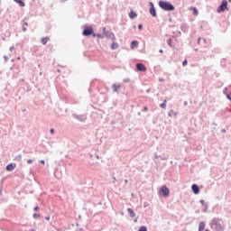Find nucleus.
I'll list each match as a JSON object with an SVG mask.
<instances>
[{"label": "nucleus", "instance_id": "17", "mask_svg": "<svg viewBox=\"0 0 231 231\" xmlns=\"http://www.w3.org/2000/svg\"><path fill=\"white\" fill-rule=\"evenodd\" d=\"M127 212H128L130 217H134L136 216V214L134 213V210L131 208H127Z\"/></svg>", "mask_w": 231, "mask_h": 231}, {"label": "nucleus", "instance_id": "55", "mask_svg": "<svg viewBox=\"0 0 231 231\" xmlns=\"http://www.w3.org/2000/svg\"><path fill=\"white\" fill-rule=\"evenodd\" d=\"M213 125H217L216 123H213Z\"/></svg>", "mask_w": 231, "mask_h": 231}, {"label": "nucleus", "instance_id": "33", "mask_svg": "<svg viewBox=\"0 0 231 231\" xmlns=\"http://www.w3.org/2000/svg\"><path fill=\"white\" fill-rule=\"evenodd\" d=\"M187 64H189V61L187 60H184L182 61V66H187Z\"/></svg>", "mask_w": 231, "mask_h": 231}, {"label": "nucleus", "instance_id": "39", "mask_svg": "<svg viewBox=\"0 0 231 231\" xmlns=\"http://www.w3.org/2000/svg\"><path fill=\"white\" fill-rule=\"evenodd\" d=\"M226 98H227V100H230V102H231V95L230 94H226Z\"/></svg>", "mask_w": 231, "mask_h": 231}, {"label": "nucleus", "instance_id": "18", "mask_svg": "<svg viewBox=\"0 0 231 231\" xmlns=\"http://www.w3.org/2000/svg\"><path fill=\"white\" fill-rule=\"evenodd\" d=\"M205 226H206V224H205L204 221L199 222V231L205 230Z\"/></svg>", "mask_w": 231, "mask_h": 231}, {"label": "nucleus", "instance_id": "4", "mask_svg": "<svg viewBox=\"0 0 231 231\" xmlns=\"http://www.w3.org/2000/svg\"><path fill=\"white\" fill-rule=\"evenodd\" d=\"M94 31H93V27L88 26V25H85L83 32H82V35H84V37H89V36H93L94 34Z\"/></svg>", "mask_w": 231, "mask_h": 231}, {"label": "nucleus", "instance_id": "25", "mask_svg": "<svg viewBox=\"0 0 231 231\" xmlns=\"http://www.w3.org/2000/svg\"><path fill=\"white\" fill-rule=\"evenodd\" d=\"M14 160H16V162H21V160H23V156L21 154H18L14 157Z\"/></svg>", "mask_w": 231, "mask_h": 231}, {"label": "nucleus", "instance_id": "52", "mask_svg": "<svg viewBox=\"0 0 231 231\" xmlns=\"http://www.w3.org/2000/svg\"><path fill=\"white\" fill-rule=\"evenodd\" d=\"M23 32H26V28L23 27Z\"/></svg>", "mask_w": 231, "mask_h": 231}, {"label": "nucleus", "instance_id": "37", "mask_svg": "<svg viewBox=\"0 0 231 231\" xmlns=\"http://www.w3.org/2000/svg\"><path fill=\"white\" fill-rule=\"evenodd\" d=\"M50 133H51V134H55V129L51 128V129L50 130Z\"/></svg>", "mask_w": 231, "mask_h": 231}, {"label": "nucleus", "instance_id": "12", "mask_svg": "<svg viewBox=\"0 0 231 231\" xmlns=\"http://www.w3.org/2000/svg\"><path fill=\"white\" fill-rule=\"evenodd\" d=\"M180 30L183 32V33H187V32H189V25L187 23H182Z\"/></svg>", "mask_w": 231, "mask_h": 231}, {"label": "nucleus", "instance_id": "44", "mask_svg": "<svg viewBox=\"0 0 231 231\" xmlns=\"http://www.w3.org/2000/svg\"><path fill=\"white\" fill-rule=\"evenodd\" d=\"M220 131H221V133H226V129H225V128H222Z\"/></svg>", "mask_w": 231, "mask_h": 231}, {"label": "nucleus", "instance_id": "28", "mask_svg": "<svg viewBox=\"0 0 231 231\" xmlns=\"http://www.w3.org/2000/svg\"><path fill=\"white\" fill-rule=\"evenodd\" d=\"M138 231H147V226H143L139 227Z\"/></svg>", "mask_w": 231, "mask_h": 231}, {"label": "nucleus", "instance_id": "50", "mask_svg": "<svg viewBox=\"0 0 231 231\" xmlns=\"http://www.w3.org/2000/svg\"><path fill=\"white\" fill-rule=\"evenodd\" d=\"M12 50H14V46H11V47H10V51H12Z\"/></svg>", "mask_w": 231, "mask_h": 231}, {"label": "nucleus", "instance_id": "29", "mask_svg": "<svg viewBox=\"0 0 231 231\" xmlns=\"http://www.w3.org/2000/svg\"><path fill=\"white\" fill-rule=\"evenodd\" d=\"M106 37L108 38V39H111L112 37H115V33H113V32H108V34L106 35Z\"/></svg>", "mask_w": 231, "mask_h": 231}, {"label": "nucleus", "instance_id": "46", "mask_svg": "<svg viewBox=\"0 0 231 231\" xmlns=\"http://www.w3.org/2000/svg\"><path fill=\"white\" fill-rule=\"evenodd\" d=\"M46 221H50V216L45 217Z\"/></svg>", "mask_w": 231, "mask_h": 231}, {"label": "nucleus", "instance_id": "19", "mask_svg": "<svg viewBox=\"0 0 231 231\" xmlns=\"http://www.w3.org/2000/svg\"><path fill=\"white\" fill-rule=\"evenodd\" d=\"M49 41H50V37H43L42 38V44H43V46H46Z\"/></svg>", "mask_w": 231, "mask_h": 231}, {"label": "nucleus", "instance_id": "2", "mask_svg": "<svg viewBox=\"0 0 231 231\" xmlns=\"http://www.w3.org/2000/svg\"><path fill=\"white\" fill-rule=\"evenodd\" d=\"M159 6L162 10H164V12H174V10H176V7L169 1H159Z\"/></svg>", "mask_w": 231, "mask_h": 231}, {"label": "nucleus", "instance_id": "30", "mask_svg": "<svg viewBox=\"0 0 231 231\" xmlns=\"http://www.w3.org/2000/svg\"><path fill=\"white\" fill-rule=\"evenodd\" d=\"M123 80H124L125 84H128V82H131V79H129V78L124 79Z\"/></svg>", "mask_w": 231, "mask_h": 231}, {"label": "nucleus", "instance_id": "5", "mask_svg": "<svg viewBox=\"0 0 231 231\" xmlns=\"http://www.w3.org/2000/svg\"><path fill=\"white\" fill-rule=\"evenodd\" d=\"M225 10H228V1L222 0L221 4L217 7V11L218 14H221V13L225 12Z\"/></svg>", "mask_w": 231, "mask_h": 231}, {"label": "nucleus", "instance_id": "58", "mask_svg": "<svg viewBox=\"0 0 231 231\" xmlns=\"http://www.w3.org/2000/svg\"><path fill=\"white\" fill-rule=\"evenodd\" d=\"M184 104H185V106H187V102H185Z\"/></svg>", "mask_w": 231, "mask_h": 231}, {"label": "nucleus", "instance_id": "22", "mask_svg": "<svg viewBox=\"0 0 231 231\" xmlns=\"http://www.w3.org/2000/svg\"><path fill=\"white\" fill-rule=\"evenodd\" d=\"M190 9L193 12V15H198V14H199L197 7H191Z\"/></svg>", "mask_w": 231, "mask_h": 231}, {"label": "nucleus", "instance_id": "43", "mask_svg": "<svg viewBox=\"0 0 231 231\" xmlns=\"http://www.w3.org/2000/svg\"><path fill=\"white\" fill-rule=\"evenodd\" d=\"M143 111H149V108L147 106H143Z\"/></svg>", "mask_w": 231, "mask_h": 231}, {"label": "nucleus", "instance_id": "45", "mask_svg": "<svg viewBox=\"0 0 231 231\" xmlns=\"http://www.w3.org/2000/svg\"><path fill=\"white\" fill-rule=\"evenodd\" d=\"M113 183H116V177H113Z\"/></svg>", "mask_w": 231, "mask_h": 231}, {"label": "nucleus", "instance_id": "31", "mask_svg": "<svg viewBox=\"0 0 231 231\" xmlns=\"http://www.w3.org/2000/svg\"><path fill=\"white\" fill-rule=\"evenodd\" d=\"M32 217H33L34 219H37L38 217H41V215H39V214H37V213H34V214L32 215Z\"/></svg>", "mask_w": 231, "mask_h": 231}, {"label": "nucleus", "instance_id": "8", "mask_svg": "<svg viewBox=\"0 0 231 231\" xmlns=\"http://www.w3.org/2000/svg\"><path fill=\"white\" fill-rule=\"evenodd\" d=\"M72 116H73V118H76L79 122H85L86 121V116H84V115L74 114Z\"/></svg>", "mask_w": 231, "mask_h": 231}, {"label": "nucleus", "instance_id": "32", "mask_svg": "<svg viewBox=\"0 0 231 231\" xmlns=\"http://www.w3.org/2000/svg\"><path fill=\"white\" fill-rule=\"evenodd\" d=\"M137 28H138V30H143V24L139 23Z\"/></svg>", "mask_w": 231, "mask_h": 231}, {"label": "nucleus", "instance_id": "9", "mask_svg": "<svg viewBox=\"0 0 231 231\" xmlns=\"http://www.w3.org/2000/svg\"><path fill=\"white\" fill-rule=\"evenodd\" d=\"M191 190L193 194H199V186L198 184H192Z\"/></svg>", "mask_w": 231, "mask_h": 231}, {"label": "nucleus", "instance_id": "13", "mask_svg": "<svg viewBox=\"0 0 231 231\" xmlns=\"http://www.w3.org/2000/svg\"><path fill=\"white\" fill-rule=\"evenodd\" d=\"M130 48L131 50H134V48H138V41L136 40L132 41L130 44Z\"/></svg>", "mask_w": 231, "mask_h": 231}, {"label": "nucleus", "instance_id": "34", "mask_svg": "<svg viewBox=\"0 0 231 231\" xmlns=\"http://www.w3.org/2000/svg\"><path fill=\"white\" fill-rule=\"evenodd\" d=\"M158 158H162V156H158V152L154 153V160H158Z\"/></svg>", "mask_w": 231, "mask_h": 231}, {"label": "nucleus", "instance_id": "14", "mask_svg": "<svg viewBox=\"0 0 231 231\" xmlns=\"http://www.w3.org/2000/svg\"><path fill=\"white\" fill-rule=\"evenodd\" d=\"M14 2L16 3L17 5H19V6H21L22 8L26 6V4L23 0H14Z\"/></svg>", "mask_w": 231, "mask_h": 231}, {"label": "nucleus", "instance_id": "1", "mask_svg": "<svg viewBox=\"0 0 231 231\" xmlns=\"http://www.w3.org/2000/svg\"><path fill=\"white\" fill-rule=\"evenodd\" d=\"M211 229L215 231H225V226H223V219L219 217H214L209 223Z\"/></svg>", "mask_w": 231, "mask_h": 231}, {"label": "nucleus", "instance_id": "51", "mask_svg": "<svg viewBox=\"0 0 231 231\" xmlns=\"http://www.w3.org/2000/svg\"><path fill=\"white\" fill-rule=\"evenodd\" d=\"M3 194V189H0V196H2Z\"/></svg>", "mask_w": 231, "mask_h": 231}, {"label": "nucleus", "instance_id": "36", "mask_svg": "<svg viewBox=\"0 0 231 231\" xmlns=\"http://www.w3.org/2000/svg\"><path fill=\"white\" fill-rule=\"evenodd\" d=\"M147 207H149V202H144V203H143V208H147Z\"/></svg>", "mask_w": 231, "mask_h": 231}, {"label": "nucleus", "instance_id": "26", "mask_svg": "<svg viewBox=\"0 0 231 231\" xmlns=\"http://www.w3.org/2000/svg\"><path fill=\"white\" fill-rule=\"evenodd\" d=\"M167 44H168V46H170V48H172V39L169 38L167 40Z\"/></svg>", "mask_w": 231, "mask_h": 231}, {"label": "nucleus", "instance_id": "54", "mask_svg": "<svg viewBox=\"0 0 231 231\" xmlns=\"http://www.w3.org/2000/svg\"><path fill=\"white\" fill-rule=\"evenodd\" d=\"M136 221H138V219L135 218V219H134V223H136Z\"/></svg>", "mask_w": 231, "mask_h": 231}, {"label": "nucleus", "instance_id": "11", "mask_svg": "<svg viewBox=\"0 0 231 231\" xmlns=\"http://www.w3.org/2000/svg\"><path fill=\"white\" fill-rule=\"evenodd\" d=\"M16 164L14 162H11L9 164L6 165L5 169L6 171H8L9 172H12V171H14V169H15Z\"/></svg>", "mask_w": 231, "mask_h": 231}, {"label": "nucleus", "instance_id": "40", "mask_svg": "<svg viewBox=\"0 0 231 231\" xmlns=\"http://www.w3.org/2000/svg\"><path fill=\"white\" fill-rule=\"evenodd\" d=\"M4 59H5V62H8V56L5 55V56H4Z\"/></svg>", "mask_w": 231, "mask_h": 231}, {"label": "nucleus", "instance_id": "3", "mask_svg": "<svg viewBox=\"0 0 231 231\" xmlns=\"http://www.w3.org/2000/svg\"><path fill=\"white\" fill-rule=\"evenodd\" d=\"M160 196H162V198H169V194H171V189L167 188V186L163 185L159 189Z\"/></svg>", "mask_w": 231, "mask_h": 231}, {"label": "nucleus", "instance_id": "27", "mask_svg": "<svg viewBox=\"0 0 231 231\" xmlns=\"http://www.w3.org/2000/svg\"><path fill=\"white\" fill-rule=\"evenodd\" d=\"M102 31H103V35H106H106H108L109 32L106 29V27H103Z\"/></svg>", "mask_w": 231, "mask_h": 231}, {"label": "nucleus", "instance_id": "48", "mask_svg": "<svg viewBox=\"0 0 231 231\" xmlns=\"http://www.w3.org/2000/svg\"><path fill=\"white\" fill-rule=\"evenodd\" d=\"M159 53H163V50L160 49Z\"/></svg>", "mask_w": 231, "mask_h": 231}, {"label": "nucleus", "instance_id": "16", "mask_svg": "<svg viewBox=\"0 0 231 231\" xmlns=\"http://www.w3.org/2000/svg\"><path fill=\"white\" fill-rule=\"evenodd\" d=\"M199 203L201 204L202 207H205L204 212H206V210H208V204H207V202H205L204 199H200Z\"/></svg>", "mask_w": 231, "mask_h": 231}, {"label": "nucleus", "instance_id": "53", "mask_svg": "<svg viewBox=\"0 0 231 231\" xmlns=\"http://www.w3.org/2000/svg\"><path fill=\"white\" fill-rule=\"evenodd\" d=\"M134 29L136 30V25H134Z\"/></svg>", "mask_w": 231, "mask_h": 231}, {"label": "nucleus", "instance_id": "56", "mask_svg": "<svg viewBox=\"0 0 231 231\" xmlns=\"http://www.w3.org/2000/svg\"><path fill=\"white\" fill-rule=\"evenodd\" d=\"M179 34L181 35V32H179Z\"/></svg>", "mask_w": 231, "mask_h": 231}, {"label": "nucleus", "instance_id": "20", "mask_svg": "<svg viewBox=\"0 0 231 231\" xmlns=\"http://www.w3.org/2000/svg\"><path fill=\"white\" fill-rule=\"evenodd\" d=\"M160 107H162V109H166V107H167V99H164V101L160 104Z\"/></svg>", "mask_w": 231, "mask_h": 231}, {"label": "nucleus", "instance_id": "21", "mask_svg": "<svg viewBox=\"0 0 231 231\" xmlns=\"http://www.w3.org/2000/svg\"><path fill=\"white\" fill-rule=\"evenodd\" d=\"M92 37H97V39H104V34L101 33H95L92 35Z\"/></svg>", "mask_w": 231, "mask_h": 231}, {"label": "nucleus", "instance_id": "49", "mask_svg": "<svg viewBox=\"0 0 231 231\" xmlns=\"http://www.w3.org/2000/svg\"><path fill=\"white\" fill-rule=\"evenodd\" d=\"M125 183H129V180L127 179H125Z\"/></svg>", "mask_w": 231, "mask_h": 231}, {"label": "nucleus", "instance_id": "10", "mask_svg": "<svg viewBox=\"0 0 231 231\" xmlns=\"http://www.w3.org/2000/svg\"><path fill=\"white\" fill-rule=\"evenodd\" d=\"M122 88V86L120 84H113L112 85V89L114 93H118V91H120V88Z\"/></svg>", "mask_w": 231, "mask_h": 231}, {"label": "nucleus", "instance_id": "41", "mask_svg": "<svg viewBox=\"0 0 231 231\" xmlns=\"http://www.w3.org/2000/svg\"><path fill=\"white\" fill-rule=\"evenodd\" d=\"M172 113H174V111H172V110L171 112H169L168 116H172Z\"/></svg>", "mask_w": 231, "mask_h": 231}, {"label": "nucleus", "instance_id": "24", "mask_svg": "<svg viewBox=\"0 0 231 231\" xmlns=\"http://www.w3.org/2000/svg\"><path fill=\"white\" fill-rule=\"evenodd\" d=\"M201 42L205 43V42H207V39H205V38H199L198 39V44H201Z\"/></svg>", "mask_w": 231, "mask_h": 231}, {"label": "nucleus", "instance_id": "23", "mask_svg": "<svg viewBox=\"0 0 231 231\" xmlns=\"http://www.w3.org/2000/svg\"><path fill=\"white\" fill-rule=\"evenodd\" d=\"M116 49H118V43L113 42V43L111 44V50H116Z\"/></svg>", "mask_w": 231, "mask_h": 231}, {"label": "nucleus", "instance_id": "57", "mask_svg": "<svg viewBox=\"0 0 231 231\" xmlns=\"http://www.w3.org/2000/svg\"><path fill=\"white\" fill-rule=\"evenodd\" d=\"M30 231H35V229H31Z\"/></svg>", "mask_w": 231, "mask_h": 231}, {"label": "nucleus", "instance_id": "42", "mask_svg": "<svg viewBox=\"0 0 231 231\" xmlns=\"http://www.w3.org/2000/svg\"><path fill=\"white\" fill-rule=\"evenodd\" d=\"M33 210H34L35 212H37V210H39V206L34 207V208H33Z\"/></svg>", "mask_w": 231, "mask_h": 231}, {"label": "nucleus", "instance_id": "38", "mask_svg": "<svg viewBox=\"0 0 231 231\" xmlns=\"http://www.w3.org/2000/svg\"><path fill=\"white\" fill-rule=\"evenodd\" d=\"M39 162H40V163H42V165H45L46 161H44V160H41V161H39Z\"/></svg>", "mask_w": 231, "mask_h": 231}, {"label": "nucleus", "instance_id": "6", "mask_svg": "<svg viewBox=\"0 0 231 231\" xmlns=\"http://www.w3.org/2000/svg\"><path fill=\"white\" fill-rule=\"evenodd\" d=\"M149 6L150 15H152V17H158V14L156 13V7H154V3L149 2Z\"/></svg>", "mask_w": 231, "mask_h": 231}, {"label": "nucleus", "instance_id": "59", "mask_svg": "<svg viewBox=\"0 0 231 231\" xmlns=\"http://www.w3.org/2000/svg\"><path fill=\"white\" fill-rule=\"evenodd\" d=\"M231 2V0H229V3Z\"/></svg>", "mask_w": 231, "mask_h": 231}, {"label": "nucleus", "instance_id": "7", "mask_svg": "<svg viewBox=\"0 0 231 231\" xmlns=\"http://www.w3.org/2000/svg\"><path fill=\"white\" fill-rule=\"evenodd\" d=\"M135 68L137 71H147V67L143 63H136Z\"/></svg>", "mask_w": 231, "mask_h": 231}, {"label": "nucleus", "instance_id": "35", "mask_svg": "<svg viewBox=\"0 0 231 231\" xmlns=\"http://www.w3.org/2000/svg\"><path fill=\"white\" fill-rule=\"evenodd\" d=\"M27 163H28V165H32V163H33V160L29 159V160L27 161Z\"/></svg>", "mask_w": 231, "mask_h": 231}, {"label": "nucleus", "instance_id": "47", "mask_svg": "<svg viewBox=\"0 0 231 231\" xmlns=\"http://www.w3.org/2000/svg\"><path fill=\"white\" fill-rule=\"evenodd\" d=\"M224 95H226V88L223 90Z\"/></svg>", "mask_w": 231, "mask_h": 231}, {"label": "nucleus", "instance_id": "15", "mask_svg": "<svg viewBox=\"0 0 231 231\" xmlns=\"http://www.w3.org/2000/svg\"><path fill=\"white\" fill-rule=\"evenodd\" d=\"M136 17H138V14L133 11V9L130 11L129 13V18L130 19H136Z\"/></svg>", "mask_w": 231, "mask_h": 231}]
</instances>
